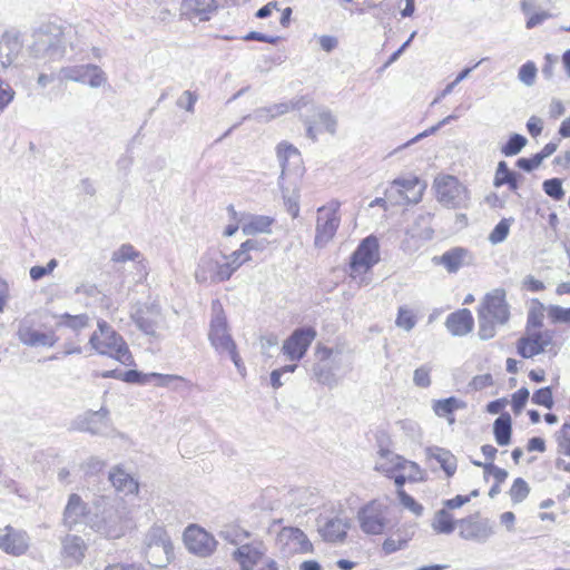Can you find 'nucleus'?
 Returning a JSON list of instances; mask_svg holds the SVG:
<instances>
[{
	"label": "nucleus",
	"mask_w": 570,
	"mask_h": 570,
	"mask_svg": "<svg viewBox=\"0 0 570 570\" xmlns=\"http://www.w3.org/2000/svg\"><path fill=\"white\" fill-rule=\"evenodd\" d=\"M376 470L394 481L397 498L405 509L415 515L423 513V505L404 490L406 482L413 483L424 479V472L417 463L401 455H386L384 461L376 465Z\"/></svg>",
	"instance_id": "f257e3e1"
},
{
	"label": "nucleus",
	"mask_w": 570,
	"mask_h": 570,
	"mask_svg": "<svg viewBox=\"0 0 570 570\" xmlns=\"http://www.w3.org/2000/svg\"><path fill=\"white\" fill-rule=\"evenodd\" d=\"M381 262L379 238L368 235L363 238L348 258L346 274L358 286H367L372 281L373 268Z\"/></svg>",
	"instance_id": "f03ea898"
},
{
	"label": "nucleus",
	"mask_w": 570,
	"mask_h": 570,
	"mask_svg": "<svg viewBox=\"0 0 570 570\" xmlns=\"http://www.w3.org/2000/svg\"><path fill=\"white\" fill-rule=\"evenodd\" d=\"M479 335L483 340L492 338L495 328L504 325L510 318V308L505 291L495 288L484 295L478 308Z\"/></svg>",
	"instance_id": "7ed1b4c3"
},
{
	"label": "nucleus",
	"mask_w": 570,
	"mask_h": 570,
	"mask_svg": "<svg viewBox=\"0 0 570 570\" xmlns=\"http://www.w3.org/2000/svg\"><path fill=\"white\" fill-rule=\"evenodd\" d=\"M562 347V341L554 330H525L515 342L517 353L523 358H533L539 354L557 356Z\"/></svg>",
	"instance_id": "20e7f679"
},
{
	"label": "nucleus",
	"mask_w": 570,
	"mask_h": 570,
	"mask_svg": "<svg viewBox=\"0 0 570 570\" xmlns=\"http://www.w3.org/2000/svg\"><path fill=\"white\" fill-rule=\"evenodd\" d=\"M89 343L101 355H108L127 366L134 363L124 338L105 321L98 322V330L91 334Z\"/></svg>",
	"instance_id": "39448f33"
},
{
	"label": "nucleus",
	"mask_w": 570,
	"mask_h": 570,
	"mask_svg": "<svg viewBox=\"0 0 570 570\" xmlns=\"http://www.w3.org/2000/svg\"><path fill=\"white\" fill-rule=\"evenodd\" d=\"M213 307L217 309L216 316L210 322L208 338L213 347L219 354L228 355L238 368L242 375H245V365L237 351V345L227 328V321L223 307L218 301L214 302Z\"/></svg>",
	"instance_id": "423d86ee"
},
{
	"label": "nucleus",
	"mask_w": 570,
	"mask_h": 570,
	"mask_svg": "<svg viewBox=\"0 0 570 570\" xmlns=\"http://www.w3.org/2000/svg\"><path fill=\"white\" fill-rule=\"evenodd\" d=\"M232 560L239 570H279L277 561L267 554L263 540L239 544L233 550Z\"/></svg>",
	"instance_id": "0eeeda50"
},
{
	"label": "nucleus",
	"mask_w": 570,
	"mask_h": 570,
	"mask_svg": "<svg viewBox=\"0 0 570 570\" xmlns=\"http://www.w3.org/2000/svg\"><path fill=\"white\" fill-rule=\"evenodd\" d=\"M342 203L331 199L316 210L314 245L318 248L327 246L336 236L341 225Z\"/></svg>",
	"instance_id": "6e6552de"
},
{
	"label": "nucleus",
	"mask_w": 570,
	"mask_h": 570,
	"mask_svg": "<svg viewBox=\"0 0 570 570\" xmlns=\"http://www.w3.org/2000/svg\"><path fill=\"white\" fill-rule=\"evenodd\" d=\"M31 51L37 58L61 59L66 52L62 28L52 23L40 27L33 35Z\"/></svg>",
	"instance_id": "1a4fd4ad"
},
{
	"label": "nucleus",
	"mask_w": 570,
	"mask_h": 570,
	"mask_svg": "<svg viewBox=\"0 0 570 570\" xmlns=\"http://www.w3.org/2000/svg\"><path fill=\"white\" fill-rule=\"evenodd\" d=\"M436 200L446 208H465L470 202L468 187L455 176L440 175L433 181Z\"/></svg>",
	"instance_id": "9d476101"
},
{
	"label": "nucleus",
	"mask_w": 570,
	"mask_h": 570,
	"mask_svg": "<svg viewBox=\"0 0 570 570\" xmlns=\"http://www.w3.org/2000/svg\"><path fill=\"white\" fill-rule=\"evenodd\" d=\"M425 184L415 175L394 179L386 189L390 206L406 207L421 202Z\"/></svg>",
	"instance_id": "9b49d317"
},
{
	"label": "nucleus",
	"mask_w": 570,
	"mask_h": 570,
	"mask_svg": "<svg viewBox=\"0 0 570 570\" xmlns=\"http://www.w3.org/2000/svg\"><path fill=\"white\" fill-rule=\"evenodd\" d=\"M389 508L377 499L362 505L356 514L360 529L367 535H382L385 533L390 519Z\"/></svg>",
	"instance_id": "f8f14e48"
},
{
	"label": "nucleus",
	"mask_w": 570,
	"mask_h": 570,
	"mask_svg": "<svg viewBox=\"0 0 570 570\" xmlns=\"http://www.w3.org/2000/svg\"><path fill=\"white\" fill-rule=\"evenodd\" d=\"M508 403L507 397H500L489 402L485 406L487 413L499 414L492 424V433L495 443L502 448L511 444L513 435V420L511 414L505 411Z\"/></svg>",
	"instance_id": "ddd939ff"
},
{
	"label": "nucleus",
	"mask_w": 570,
	"mask_h": 570,
	"mask_svg": "<svg viewBox=\"0 0 570 570\" xmlns=\"http://www.w3.org/2000/svg\"><path fill=\"white\" fill-rule=\"evenodd\" d=\"M471 501L469 494H458L452 499H448L443 502L442 508L438 510L431 521V528L436 534H451L456 530L459 520L455 519L453 510L461 508L462 505Z\"/></svg>",
	"instance_id": "4468645a"
},
{
	"label": "nucleus",
	"mask_w": 570,
	"mask_h": 570,
	"mask_svg": "<svg viewBox=\"0 0 570 570\" xmlns=\"http://www.w3.org/2000/svg\"><path fill=\"white\" fill-rule=\"evenodd\" d=\"M317 336L312 326L296 328L282 345V353L285 357L297 364L307 353L309 346Z\"/></svg>",
	"instance_id": "2eb2a0df"
},
{
	"label": "nucleus",
	"mask_w": 570,
	"mask_h": 570,
	"mask_svg": "<svg viewBox=\"0 0 570 570\" xmlns=\"http://www.w3.org/2000/svg\"><path fill=\"white\" fill-rule=\"evenodd\" d=\"M58 76L61 80L88 85L91 88H99L107 82L105 71L92 63L62 67Z\"/></svg>",
	"instance_id": "dca6fc26"
},
{
	"label": "nucleus",
	"mask_w": 570,
	"mask_h": 570,
	"mask_svg": "<svg viewBox=\"0 0 570 570\" xmlns=\"http://www.w3.org/2000/svg\"><path fill=\"white\" fill-rule=\"evenodd\" d=\"M220 8V0H181L180 17L190 22H207Z\"/></svg>",
	"instance_id": "f3484780"
},
{
	"label": "nucleus",
	"mask_w": 570,
	"mask_h": 570,
	"mask_svg": "<svg viewBox=\"0 0 570 570\" xmlns=\"http://www.w3.org/2000/svg\"><path fill=\"white\" fill-rule=\"evenodd\" d=\"M184 543L190 552L202 557L212 554L217 547L215 538L197 524H190L186 528Z\"/></svg>",
	"instance_id": "a211bd4d"
},
{
	"label": "nucleus",
	"mask_w": 570,
	"mask_h": 570,
	"mask_svg": "<svg viewBox=\"0 0 570 570\" xmlns=\"http://www.w3.org/2000/svg\"><path fill=\"white\" fill-rule=\"evenodd\" d=\"M30 548V537L27 531L6 525L0 532V550L4 553L21 557Z\"/></svg>",
	"instance_id": "6ab92c4d"
},
{
	"label": "nucleus",
	"mask_w": 570,
	"mask_h": 570,
	"mask_svg": "<svg viewBox=\"0 0 570 570\" xmlns=\"http://www.w3.org/2000/svg\"><path fill=\"white\" fill-rule=\"evenodd\" d=\"M433 263L443 266L449 274H455L473 264V254L465 247L456 246L435 256Z\"/></svg>",
	"instance_id": "aec40b11"
},
{
	"label": "nucleus",
	"mask_w": 570,
	"mask_h": 570,
	"mask_svg": "<svg viewBox=\"0 0 570 570\" xmlns=\"http://www.w3.org/2000/svg\"><path fill=\"white\" fill-rule=\"evenodd\" d=\"M350 529V519L340 513L332 518H327L318 528V533L323 541L327 543H342L346 540Z\"/></svg>",
	"instance_id": "412c9836"
},
{
	"label": "nucleus",
	"mask_w": 570,
	"mask_h": 570,
	"mask_svg": "<svg viewBox=\"0 0 570 570\" xmlns=\"http://www.w3.org/2000/svg\"><path fill=\"white\" fill-rule=\"evenodd\" d=\"M22 49L20 32L17 30H7L0 40V63L7 68L13 63Z\"/></svg>",
	"instance_id": "4be33fe9"
},
{
	"label": "nucleus",
	"mask_w": 570,
	"mask_h": 570,
	"mask_svg": "<svg viewBox=\"0 0 570 570\" xmlns=\"http://www.w3.org/2000/svg\"><path fill=\"white\" fill-rule=\"evenodd\" d=\"M279 538L294 553L308 554L314 552V546L303 530L296 527H284Z\"/></svg>",
	"instance_id": "5701e85b"
},
{
	"label": "nucleus",
	"mask_w": 570,
	"mask_h": 570,
	"mask_svg": "<svg viewBox=\"0 0 570 570\" xmlns=\"http://www.w3.org/2000/svg\"><path fill=\"white\" fill-rule=\"evenodd\" d=\"M19 341L28 346H48L52 347L56 342L57 337L53 334L42 333L39 332L27 322L22 321L19 324V328L17 332Z\"/></svg>",
	"instance_id": "b1692460"
},
{
	"label": "nucleus",
	"mask_w": 570,
	"mask_h": 570,
	"mask_svg": "<svg viewBox=\"0 0 570 570\" xmlns=\"http://www.w3.org/2000/svg\"><path fill=\"white\" fill-rule=\"evenodd\" d=\"M86 549L87 547L81 537L67 534L61 540V554L68 567L81 563Z\"/></svg>",
	"instance_id": "393cba45"
},
{
	"label": "nucleus",
	"mask_w": 570,
	"mask_h": 570,
	"mask_svg": "<svg viewBox=\"0 0 570 570\" xmlns=\"http://www.w3.org/2000/svg\"><path fill=\"white\" fill-rule=\"evenodd\" d=\"M445 326L452 335L463 336L473 330L474 318L470 309L461 308L446 317Z\"/></svg>",
	"instance_id": "a878e982"
},
{
	"label": "nucleus",
	"mask_w": 570,
	"mask_h": 570,
	"mask_svg": "<svg viewBox=\"0 0 570 570\" xmlns=\"http://www.w3.org/2000/svg\"><path fill=\"white\" fill-rule=\"evenodd\" d=\"M276 156L283 174L291 173L303 165L301 151L287 141H282L276 146Z\"/></svg>",
	"instance_id": "bb28decb"
},
{
	"label": "nucleus",
	"mask_w": 570,
	"mask_h": 570,
	"mask_svg": "<svg viewBox=\"0 0 570 570\" xmlns=\"http://www.w3.org/2000/svg\"><path fill=\"white\" fill-rule=\"evenodd\" d=\"M157 551H163L166 557V560H168L169 554L173 552L171 542L167 535L166 530L163 527H155L150 531V539L147 544L146 552L149 563H153L154 554Z\"/></svg>",
	"instance_id": "cd10ccee"
},
{
	"label": "nucleus",
	"mask_w": 570,
	"mask_h": 570,
	"mask_svg": "<svg viewBox=\"0 0 570 570\" xmlns=\"http://www.w3.org/2000/svg\"><path fill=\"white\" fill-rule=\"evenodd\" d=\"M87 504L82 501L81 497L72 493L69 495L67 505L63 511V524L71 529L73 525L80 523L82 518L86 517Z\"/></svg>",
	"instance_id": "c85d7f7f"
},
{
	"label": "nucleus",
	"mask_w": 570,
	"mask_h": 570,
	"mask_svg": "<svg viewBox=\"0 0 570 570\" xmlns=\"http://www.w3.org/2000/svg\"><path fill=\"white\" fill-rule=\"evenodd\" d=\"M275 219L266 215H248L240 229L245 235L271 234Z\"/></svg>",
	"instance_id": "c756f323"
},
{
	"label": "nucleus",
	"mask_w": 570,
	"mask_h": 570,
	"mask_svg": "<svg viewBox=\"0 0 570 570\" xmlns=\"http://www.w3.org/2000/svg\"><path fill=\"white\" fill-rule=\"evenodd\" d=\"M264 246L262 242L254 238H248L243 242L236 250L228 255V259H230L232 264H234L236 269H238L240 266L249 263L253 259V252H261Z\"/></svg>",
	"instance_id": "7c9ffc66"
},
{
	"label": "nucleus",
	"mask_w": 570,
	"mask_h": 570,
	"mask_svg": "<svg viewBox=\"0 0 570 570\" xmlns=\"http://www.w3.org/2000/svg\"><path fill=\"white\" fill-rule=\"evenodd\" d=\"M465 407L466 403L454 396L434 401L432 405L435 415L444 417L451 425L455 423L454 412Z\"/></svg>",
	"instance_id": "2f4dec72"
},
{
	"label": "nucleus",
	"mask_w": 570,
	"mask_h": 570,
	"mask_svg": "<svg viewBox=\"0 0 570 570\" xmlns=\"http://www.w3.org/2000/svg\"><path fill=\"white\" fill-rule=\"evenodd\" d=\"M109 480L115 490L125 495L137 493L139 483L129 473L125 472L119 466H116L109 473Z\"/></svg>",
	"instance_id": "473e14b6"
},
{
	"label": "nucleus",
	"mask_w": 570,
	"mask_h": 570,
	"mask_svg": "<svg viewBox=\"0 0 570 570\" xmlns=\"http://www.w3.org/2000/svg\"><path fill=\"white\" fill-rule=\"evenodd\" d=\"M210 277L214 282H226L237 271L228 255H222V261L215 259L208 263Z\"/></svg>",
	"instance_id": "72a5a7b5"
},
{
	"label": "nucleus",
	"mask_w": 570,
	"mask_h": 570,
	"mask_svg": "<svg viewBox=\"0 0 570 570\" xmlns=\"http://www.w3.org/2000/svg\"><path fill=\"white\" fill-rule=\"evenodd\" d=\"M410 540L411 537L405 531L397 530L384 539L381 550L385 556L395 553L405 549Z\"/></svg>",
	"instance_id": "f704fd0d"
},
{
	"label": "nucleus",
	"mask_w": 570,
	"mask_h": 570,
	"mask_svg": "<svg viewBox=\"0 0 570 570\" xmlns=\"http://www.w3.org/2000/svg\"><path fill=\"white\" fill-rule=\"evenodd\" d=\"M432 458L440 464L441 469L448 476H453L455 474L458 460L451 451L436 448L432 453Z\"/></svg>",
	"instance_id": "c9c22d12"
},
{
	"label": "nucleus",
	"mask_w": 570,
	"mask_h": 570,
	"mask_svg": "<svg viewBox=\"0 0 570 570\" xmlns=\"http://www.w3.org/2000/svg\"><path fill=\"white\" fill-rule=\"evenodd\" d=\"M546 312L548 313V307L540 301L534 299L528 312L525 330H544L543 321Z\"/></svg>",
	"instance_id": "e433bc0d"
},
{
	"label": "nucleus",
	"mask_w": 570,
	"mask_h": 570,
	"mask_svg": "<svg viewBox=\"0 0 570 570\" xmlns=\"http://www.w3.org/2000/svg\"><path fill=\"white\" fill-rule=\"evenodd\" d=\"M493 185L495 187L508 185L511 190H515L518 188L517 175L509 169L505 161H500L498 164Z\"/></svg>",
	"instance_id": "4c0bfd02"
},
{
	"label": "nucleus",
	"mask_w": 570,
	"mask_h": 570,
	"mask_svg": "<svg viewBox=\"0 0 570 570\" xmlns=\"http://www.w3.org/2000/svg\"><path fill=\"white\" fill-rule=\"evenodd\" d=\"M531 492L529 483L523 478H515L508 491L513 505L520 504L527 500Z\"/></svg>",
	"instance_id": "58836bf2"
},
{
	"label": "nucleus",
	"mask_w": 570,
	"mask_h": 570,
	"mask_svg": "<svg viewBox=\"0 0 570 570\" xmlns=\"http://www.w3.org/2000/svg\"><path fill=\"white\" fill-rule=\"evenodd\" d=\"M456 529L459 530V535L464 540L476 539L481 531L480 524L472 517L459 519Z\"/></svg>",
	"instance_id": "ea45409f"
},
{
	"label": "nucleus",
	"mask_w": 570,
	"mask_h": 570,
	"mask_svg": "<svg viewBox=\"0 0 570 570\" xmlns=\"http://www.w3.org/2000/svg\"><path fill=\"white\" fill-rule=\"evenodd\" d=\"M417 323V315L416 313L407 307V306H400L397 309L395 324L397 327L404 330V331H412Z\"/></svg>",
	"instance_id": "a19ab883"
},
{
	"label": "nucleus",
	"mask_w": 570,
	"mask_h": 570,
	"mask_svg": "<svg viewBox=\"0 0 570 570\" xmlns=\"http://www.w3.org/2000/svg\"><path fill=\"white\" fill-rule=\"evenodd\" d=\"M91 419L90 412H87L82 417H79L78 420L75 421V429L82 432H89L91 434H100L106 429L104 425H101L99 419Z\"/></svg>",
	"instance_id": "79ce46f5"
},
{
	"label": "nucleus",
	"mask_w": 570,
	"mask_h": 570,
	"mask_svg": "<svg viewBox=\"0 0 570 570\" xmlns=\"http://www.w3.org/2000/svg\"><path fill=\"white\" fill-rule=\"evenodd\" d=\"M513 223V218H502L497 226L492 229V232L489 234V242L491 244H499L503 242L509 233L510 227Z\"/></svg>",
	"instance_id": "37998d69"
},
{
	"label": "nucleus",
	"mask_w": 570,
	"mask_h": 570,
	"mask_svg": "<svg viewBox=\"0 0 570 570\" xmlns=\"http://www.w3.org/2000/svg\"><path fill=\"white\" fill-rule=\"evenodd\" d=\"M527 145V139L522 135L513 134L508 141L501 147V153L504 156H514L519 154Z\"/></svg>",
	"instance_id": "c03bdc74"
},
{
	"label": "nucleus",
	"mask_w": 570,
	"mask_h": 570,
	"mask_svg": "<svg viewBox=\"0 0 570 570\" xmlns=\"http://www.w3.org/2000/svg\"><path fill=\"white\" fill-rule=\"evenodd\" d=\"M341 6L351 13H364L375 9L377 4L373 0H340Z\"/></svg>",
	"instance_id": "a18cd8bd"
},
{
	"label": "nucleus",
	"mask_w": 570,
	"mask_h": 570,
	"mask_svg": "<svg viewBox=\"0 0 570 570\" xmlns=\"http://www.w3.org/2000/svg\"><path fill=\"white\" fill-rule=\"evenodd\" d=\"M250 537V532L243 529L238 524H230L226 528L224 538L232 544H235L238 547L239 544H243V541L245 539H248Z\"/></svg>",
	"instance_id": "49530a36"
},
{
	"label": "nucleus",
	"mask_w": 570,
	"mask_h": 570,
	"mask_svg": "<svg viewBox=\"0 0 570 570\" xmlns=\"http://www.w3.org/2000/svg\"><path fill=\"white\" fill-rule=\"evenodd\" d=\"M531 4L528 1L521 2V9L524 13L528 14L525 27L528 29H532L541 23H543L546 20H548L551 14L547 11H539L534 13H529Z\"/></svg>",
	"instance_id": "de8ad7c7"
},
{
	"label": "nucleus",
	"mask_w": 570,
	"mask_h": 570,
	"mask_svg": "<svg viewBox=\"0 0 570 570\" xmlns=\"http://www.w3.org/2000/svg\"><path fill=\"white\" fill-rule=\"evenodd\" d=\"M61 318L62 322L59 325H65L75 332L80 331L89 325V316L87 314L70 315L65 313Z\"/></svg>",
	"instance_id": "09e8293b"
},
{
	"label": "nucleus",
	"mask_w": 570,
	"mask_h": 570,
	"mask_svg": "<svg viewBox=\"0 0 570 570\" xmlns=\"http://www.w3.org/2000/svg\"><path fill=\"white\" fill-rule=\"evenodd\" d=\"M543 191L551 197L553 200H562L564 197V190L562 187V180L559 178L547 179L542 184Z\"/></svg>",
	"instance_id": "8fccbe9b"
},
{
	"label": "nucleus",
	"mask_w": 570,
	"mask_h": 570,
	"mask_svg": "<svg viewBox=\"0 0 570 570\" xmlns=\"http://www.w3.org/2000/svg\"><path fill=\"white\" fill-rule=\"evenodd\" d=\"M475 465L481 466L485 474L491 475L494 479L497 487L503 484L508 478V471L494 463L475 462Z\"/></svg>",
	"instance_id": "3c124183"
},
{
	"label": "nucleus",
	"mask_w": 570,
	"mask_h": 570,
	"mask_svg": "<svg viewBox=\"0 0 570 570\" xmlns=\"http://www.w3.org/2000/svg\"><path fill=\"white\" fill-rule=\"evenodd\" d=\"M548 317L553 324L570 325V307H561L559 305L548 306Z\"/></svg>",
	"instance_id": "603ef678"
},
{
	"label": "nucleus",
	"mask_w": 570,
	"mask_h": 570,
	"mask_svg": "<svg viewBox=\"0 0 570 570\" xmlns=\"http://www.w3.org/2000/svg\"><path fill=\"white\" fill-rule=\"evenodd\" d=\"M530 392L527 387H521L511 395V407L515 415H519L525 407Z\"/></svg>",
	"instance_id": "864d4df0"
},
{
	"label": "nucleus",
	"mask_w": 570,
	"mask_h": 570,
	"mask_svg": "<svg viewBox=\"0 0 570 570\" xmlns=\"http://www.w3.org/2000/svg\"><path fill=\"white\" fill-rule=\"evenodd\" d=\"M532 402L546 409H552L554 404L552 389L546 386L537 390L532 395Z\"/></svg>",
	"instance_id": "5fc2aeb1"
},
{
	"label": "nucleus",
	"mask_w": 570,
	"mask_h": 570,
	"mask_svg": "<svg viewBox=\"0 0 570 570\" xmlns=\"http://www.w3.org/2000/svg\"><path fill=\"white\" fill-rule=\"evenodd\" d=\"M139 255L140 253L136 250L130 244H124L112 253L111 259L117 263H125L127 261L136 259L139 257Z\"/></svg>",
	"instance_id": "6e6d98bb"
},
{
	"label": "nucleus",
	"mask_w": 570,
	"mask_h": 570,
	"mask_svg": "<svg viewBox=\"0 0 570 570\" xmlns=\"http://www.w3.org/2000/svg\"><path fill=\"white\" fill-rule=\"evenodd\" d=\"M494 379L491 373L479 374L472 377L469 383V387L472 391H483L493 386Z\"/></svg>",
	"instance_id": "4d7b16f0"
},
{
	"label": "nucleus",
	"mask_w": 570,
	"mask_h": 570,
	"mask_svg": "<svg viewBox=\"0 0 570 570\" xmlns=\"http://www.w3.org/2000/svg\"><path fill=\"white\" fill-rule=\"evenodd\" d=\"M557 502L553 499H546L540 503V509L543 510L539 513V519L543 522H556L558 518L557 511H549Z\"/></svg>",
	"instance_id": "13d9d810"
},
{
	"label": "nucleus",
	"mask_w": 570,
	"mask_h": 570,
	"mask_svg": "<svg viewBox=\"0 0 570 570\" xmlns=\"http://www.w3.org/2000/svg\"><path fill=\"white\" fill-rule=\"evenodd\" d=\"M58 262L57 259L52 258L50 259L46 266L36 265L30 268V277L32 281H39L43 278L45 276L52 273V271L57 267Z\"/></svg>",
	"instance_id": "bf43d9fd"
},
{
	"label": "nucleus",
	"mask_w": 570,
	"mask_h": 570,
	"mask_svg": "<svg viewBox=\"0 0 570 570\" xmlns=\"http://www.w3.org/2000/svg\"><path fill=\"white\" fill-rule=\"evenodd\" d=\"M16 91L13 88L0 78V111H3L13 100Z\"/></svg>",
	"instance_id": "052dcab7"
},
{
	"label": "nucleus",
	"mask_w": 570,
	"mask_h": 570,
	"mask_svg": "<svg viewBox=\"0 0 570 570\" xmlns=\"http://www.w3.org/2000/svg\"><path fill=\"white\" fill-rule=\"evenodd\" d=\"M537 76V67L532 61H528L521 66L519 70V78L522 82L530 86L534 82Z\"/></svg>",
	"instance_id": "680f3d73"
},
{
	"label": "nucleus",
	"mask_w": 570,
	"mask_h": 570,
	"mask_svg": "<svg viewBox=\"0 0 570 570\" xmlns=\"http://www.w3.org/2000/svg\"><path fill=\"white\" fill-rule=\"evenodd\" d=\"M431 368L429 366H421L414 371L413 381L419 387H429L431 384L430 379Z\"/></svg>",
	"instance_id": "e2e57ef3"
},
{
	"label": "nucleus",
	"mask_w": 570,
	"mask_h": 570,
	"mask_svg": "<svg viewBox=\"0 0 570 570\" xmlns=\"http://www.w3.org/2000/svg\"><path fill=\"white\" fill-rule=\"evenodd\" d=\"M558 444L561 452L564 455L570 456V424L566 423L562 425Z\"/></svg>",
	"instance_id": "0e129e2a"
},
{
	"label": "nucleus",
	"mask_w": 570,
	"mask_h": 570,
	"mask_svg": "<svg viewBox=\"0 0 570 570\" xmlns=\"http://www.w3.org/2000/svg\"><path fill=\"white\" fill-rule=\"evenodd\" d=\"M542 163V158L537 153L529 158H519L517 161V166L523 170L531 171L538 168Z\"/></svg>",
	"instance_id": "69168bd1"
},
{
	"label": "nucleus",
	"mask_w": 570,
	"mask_h": 570,
	"mask_svg": "<svg viewBox=\"0 0 570 570\" xmlns=\"http://www.w3.org/2000/svg\"><path fill=\"white\" fill-rule=\"evenodd\" d=\"M297 367V364H289V365H285L281 368H277V370H274L272 373H271V383H272V386L274 389H278L282 386V382H281V376L284 374V373H288V372H294Z\"/></svg>",
	"instance_id": "338daca9"
},
{
	"label": "nucleus",
	"mask_w": 570,
	"mask_h": 570,
	"mask_svg": "<svg viewBox=\"0 0 570 570\" xmlns=\"http://www.w3.org/2000/svg\"><path fill=\"white\" fill-rule=\"evenodd\" d=\"M522 286L524 289L535 293V292H542L546 288V285L542 281L535 278L534 276H527L523 282Z\"/></svg>",
	"instance_id": "774afa93"
}]
</instances>
